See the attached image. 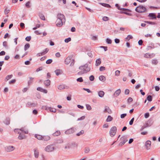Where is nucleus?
<instances>
[{
	"mask_svg": "<svg viewBox=\"0 0 160 160\" xmlns=\"http://www.w3.org/2000/svg\"><path fill=\"white\" fill-rule=\"evenodd\" d=\"M79 68L83 71L84 72H88L91 69L88 66V64H86L84 66H80Z\"/></svg>",
	"mask_w": 160,
	"mask_h": 160,
	"instance_id": "obj_1",
	"label": "nucleus"
},
{
	"mask_svg": "<svg viewBox=\"0 0 160 160\" xmlns=\"http://www.w3.org/2000/svg\"><path fill=\"white\" fill-rule=\"evenodd\" d=\"M146 10V8L142 6H139L135 9V10L137 12L140 13L144 12Z\"/></svg>",
	"mask_w": 160,
	"mask_h": 160,
	"instance_id": "obj_2",
	"label": "nucleus"
},
{
	"mask_svg": "<svg viewBox=\"0 0 160 160\" xmlns=\"http://www.w3.org/2000/svg\"><path fill=\"white\" fill-rule=\"evenodd\" d=\"M117 130V128L116 127H112L109 132L110 136L112 137H114L116 133Z\"/></svg>",
	"mask_w": 160,
	"mask_h": 160,
	"instance_id": "obj_3",
	"label": "nucleus"
},
{
	"mask_svg": "<svg viewBox=\"0 0 160 160\" xmlns=\"http://www.w3.org/2000/svg\"><path fill=\"white\" fill-rule=\"evenodd\" d=\"M54 149V147L52 145H50L47 146L45 148V150L48 152H52Z\"/></svg>",
	"mask_w": 160,
	"mask_h": 160,
	"instance_id": "obj_4",
	"label": "nucleus"
},
{
	"mask_svg": "<svg viewBox=\"0 0 160 160\" xmlns=\"http://www.w3.org/2000/svg\"><path fill=\"white\" fill-rule=\"evenodd\" d=\"M37 105V103L36 102H28L26 104L27 107L29 108L35 107Z\"/></svg>",
	"mask_w": 160,
	"mask_h": 160,
	"instance_id": "obj_5",
	"label": "nucleus"
},
{
	"mask_svg": "<svg viewBox=\"0 0 160 160\" xmlns=\"http://www.w3.org/2000/svg\"><path fill=\"white\" fill-rule=\"evenodd\" d=\"M42 108L43 109H45L47 110H49L51 112H55L56 111V109L54 108L48 107L46 106H43Z\"/></svg>",
	"mask_w": 160,
	"mask_h": 160,
	"instance_id": "obj_6",
	"label": "nucleus"
},
{
	"mask_svg": "<svg viewBox=\"0 0 160 160\" xmlns=\"http://www.w3.org/2000/svg\"><path fill=\"white\" fill-rule=\"evenodd\" d=\"M15 149V147L13 146H9L5 148V150L7 152H10L13 151Z\"/></svg>",
	"mask_w": 160,
	"mask_h": 160,
	"instance_id": "obj_7",
	"label": "nucleus"
},
{
	"mask_svg": "<svg viewBox=\"0 0 160 160\" xmlns=\"http://www.w3.org/2000/svg\"><path fill=\"white\" fill-rule=\"evenodd\" d=\"M75 131L74 128H72L65 131V133L67 134H69L73 133Z\"/></svg>",
	"mask_w": 160,
	"mask_h": 160,
	"instance_id": "obj_8",
	"label": "nucleus"
},
{
	"mask_svg": "<svg viewBox=\"0 0 160 160\" xmlns=\"http://www.w3.org/2000/svg\"><path fill=\"white\" fill-rule=\"evenodd\" d=\"M72 57V56L70 55L65 60V63L66 64H68L70 62Z\"/></svg>",
	"mask_w": 160,
	"mask_h": 160,
	"instance_id": "obj_9",
	"label": "nucleus"
},
{
	"mask_svg": "<svg viewBox=\"0 0 160 160\" xmlns=\"http://www.w3.org/2000/svg\"><path fill=\"white\" fill-rule=\"evenodd\" d=\"M61 22L62 23V25L64 24L66 22L65 17L63 14H61Z\"/></svg>",
	"mask_w": 160,
	"mask_h": 160,
	"instance_id": "obj_10",
	"label": "nucleus"
},
{
	"mask_svg": "<svg viewBox=\"0 0 160 160\" xmlns=\"http://www.w3.org/2000/svg\"><path fill=\"white\" fill-rule=\"evenodd\" d=\"M105 109L103 111L105 113L107 112L109 114H111L112 113V111L107 106H106L104 108Z\"/></svg>",
	"mask_w": 160,
	"mask_h": 160,
	"instance_id": "obj_11",
	"label": "nucleus"
},
{
	"mask_svg": "<svg viewBox=\"0 0 160 160\" xmlns=\"http://www.w3.org/2000/svg\"><path fill=\"white\" fill-rule=\"evenodd\" d=\"M121 92V90L120 89L117 90L114 93L113 95L116 97L118 96Z\"/></svg>",
	"mask_w": 160,
	"mask_h": 160,
	"instance_id": "obj_12",
	"label": "nucleus"
},
{
	"mask_svg": "<svg viewBox=\"0 0 160 160\" xmlns=\"http://www.w3.org/2000/svg\"><path fill=\"white\" fill-rule=\"evenodd\" d=\"M151 144V142L150 141H148L146 142L145 146L147 150H148L149 149V148H148L150 147Z\"/></svg>",
	"mask_w": 160,
	"mask_h": 160,
	"instance_id": "obj_13",
	"label": "nucleus"
},
{
	"mask_svg": "<svg viewBox=\"0 0 160 160\" xmlns=\"http://www.w3.org/2000/svg\"><path fill=\"white\" fill-rule=\"evenodd\" d=\"M148 17L152 18V19H156V17L155 14L153 13H150L148 15Z\"/></svg>",
	"mask_w": 160,
	"mask_h": 160,
	"instance_id": "obj_14",
	"label": "nucleus"
},
{
	"mask_svg": "<svg viewBox=\"0 0 160 160\" xmlns=\"http://www.w3.org/2000/svg\"><path fill=\"white\" fill-rule=\"evenodd\" d=\"M63 148L62 149L63 150H66V149H69L70 148V145H69V143H67V144L63 146Z\"/></svg>",
	"mask_w": 160,
	"mask_h": 160,
	"instance_id": "obj_15",
	"label": "nucleus"
},
{
	"mask_svg": "<svg viewBox=\"0 0 160 160\" xmlns=\"http://www.w3.org/2000/svg\"><path fill=\"white\" fill-rule=\"evenodd\" d=\"M35 137L37 138L39 140H43V136L40 135H35Z\"/></svg>",
	"mask_w": 160,
	"mask_h": 160,
	"instance_id": "obj_16",
	"label": "nucleus"
},
{
	"mask_svg": "<svg viewBox=\"0 0 160 160\" xmlns=\"http://www.w3.org/2000/svg\"><path fill=\"white\" fill-rule=\"evenodd\" d=\"M44 83L45 86H48L50 85V81L48 79L44 81Z\"/></svg>",
	"mask_w": 160,
	"mask_h": 160,
	"instance_id": "obj_17",
	"label": "nucleus"
},
{
	"mask_svg": "<svg viewBox=\"0 0 160 160\" xmlns=\"http://www.w3.org/2000/svg\"><path fill=\"white\" fill-rule=\"evenodd\" d=\"M25 138V136L24 134H23L21 133H19V135L18 137V138L19 139L22 140V139H24Z\"/></svg>",
	"mask_w": 160,
	"mask_h": 160,
	"instance_id": "obj_18",
	"label": "nucleus"
},
{
	"mask_svg": "<svg viewBox=\"0 0 160 160\" xmlns=\"http://www.w3.org/2000/svg\"><path fill=\"white\" fill-rule=\"evenodd\" d=\"M101 59L99 58L97 59L96 60V64L95 65L96 66H99V65L101 64Z\"/></svg>",
	"mask_w": 160,
	"mask_h": 160,
	"instance_id": "obj_19",
	"label": "nucleus"
},
{
	"mask_svg": "<svg viewBox=\"0 0 160 160\" xmlns=\"http://www.w3.org/2000/svg\"><path fill=\"white\" fill-rule=\"evenodd\" d=\"M50 137L48 136H44L43 137V140L44 141H47L50 140Z\"/></svg>",
	"mask_w": 160,
	"mask_h": 160,
	"instance_id": "obj_20",
	"label": "nucleus"
},
{
	"mask_svg": "<svg viewBox=\"0 0 160 160\" xmlns=\"http://www.w3.org/2000/svg\"><path fill=\"white\" fill-rule=\"evenodd\" d=\"M98 94L99 97L102 98L104 96V92L102 91H100L98 92Z\"/></svg>",
	"mask_w": 160,
	"mask_h": 160,
	"instance_id": "obj_21",
	"label": "nucleus"
},
{
	"mask_svg": "<svg viewBox=\"0 0 160 160\" xmlns=\"http://www.w3.org/2000/svg\"><path fill=\"white\" fill-rule=\"evenodd\" d=\"M4 123L6 125H8L10 124V119L8 118H6L4 121Z\"/></svg>",
	"mask_w": 160,
	"mask_h": 160,
	"instance_id": "obj_22",
	"label": "nucleus"
},
{
	"mask_svg": "<svg viewBox=\"0 0 160 160\" xmlns=\"http://www.w3.org/2000/svg\"><path fill=\"white\" fill-rule=\"evenodd\" d=\"M99 79L100 80L104 82L106 80V78L104 76H100L99 77Z\"/></svg>",
	"mask_w": 160,
	"mask_h": 160,
	"instance_id": "obj_23",
	"label": "nucleus"
},
{
	"mask_svg": "<svg viewBox=\"0 0 160 160\" xmlns=\"http://www.w3.org/2000/svg\"><path fill=\"white\" fill-rule=\"evenodd\" d=\"M70 145V148H74L77 146V144L75 142H72L71 143H69Z\"/></svg>",
	"mask_w": 160,
	"mask_h": 160,
	"instance_id": "obj_24",
	"label": "nucleus"
},
{
	"mask_svg": "<svg viewBox=\"0 0 160 160\" xmlns=\"http://www.w3.org/2000/svg\"><path fill=\"white\" fill-rule=\"evenodd\" d=\"M60 135V131L59 130L55 132L53 134V135L54 136H59Z\"/></svg>",
	"mask_w": 160,
	"mask_h": 160,
	"instance_id": "obj_25",
	"label": "nucleus"
},
{
	"mask_svg": "<svg viewBox=\"0 0 160 160\" xmlns=\"http://www.w3.org/2000/svg\"><path fill=\"white\" fill-rule=\"evenodd\" d=\"M20 131H21L22 132H24L25 134H28V130L27 129L24 130V128H22L19 129Z\"/></svg>",
	"mask_w": 160,
	"mask_h": 160,
	"instance_id": "obj_26",
	"label": "nucleus"
},
{
	"mask_svg": "<svg viewBox=\"0 0 160 160\" xmlns=\"http://www.w3.org/2000/svg\"><path fill=\"white\" fill-rule=\"evenodd\" d=\"M39 17L42 20H45V18L43 14H42L41 13H39Z\"/></svg>",
	"mask_w": 160,
	"mask_h": 160,
	"instance_id": "obj_27",
	"label": "nucleus"
},
{
	"mask_svg": "<svg viewBox=\"0 0 160 160\" xmlns=\"http://www.w3.org/2000/svg\"><path fill=\"white\" fill-rule=\"evenodd\" d=\"M34 154L35 157L37 158L38 157L39 155V153L38 151L36 150H35L34 151Z\"/></svg>",
	"mask_w": 160,
	"mask_h": 160,
	"instance_id": "obj_28",
	"label": "nucleus"
},
{
	"mask_svg": "<svg viewBox=\"0 0 160 160\" xmlns=\"http://www.w3.org/2000/svg\"><path fill=\"white\" fill-rule=\"evenodd\" d=\"M49 51V49L48 48H46L45 50L43 51L42 52V54H41L42 55H44L46 54Z\"/></svg>",
	"mask_w": 160,
	"mask_h": 160,
	"instance_id": "obj_29",
	"label": "nucleus"
},
{
	"mask_svg": "<svg viewBox=\"0 0 160 160\" xmlns=\"http://www.w3.org/2000/svg\"><path fill=\"white\" fill-rule=\"evenodd\" d=\"M30 47V44L28 43L26 44L24 46V49L25 51H26Z\"/></svg>",
	"mask_w": 160,
	"mask_h": 160,
	"instance_id": "obj_30",
	"label": "nucleus"
},
{
	"mask_svg": "<svg viewBox=\"0 0 160 160\" xmlns=\"http://www.w3.org/2000/svg\"><path fill=\"white\" fill-rule=\"evenodd\" d=\"M12 75H8L5 78V80H6V81H8L12 77Z\"/></svg>",
	"mask_w": 160,
	"mask_h": 160,
	"instance_id": "obj_31",
	"label": "nucleus"
},
{
	"mask_svg": "<svg viewBox=\"0 0 160 160\" xmlns=\"http://www.w3.org/2000/svg\"><path fill=\"white\" fill-rule=\"evenodd\" d=\"M112 120V118L110 116H108L107 118L106 119L107 122H109L111 121Z\"/></svg>",
	"mask_w": 160,
	"mask_h": 160,
	"instance_id": "obj_32",
	"label": "nucleus"
},
{
	"mask_svg": "<svg viewBox=\"0 0 160 160\" xmlns=\"http://www.w3.org/2000/svg\"><path fill=\"white\" fill-rule=\"evenodd\" d=\"M90 151V149L89 148V147H87L85 148L84 152L86 153H88Z\"/></svg>",
	"mask_w": 160,
	"mask_h": 160,
	"instance_id": "obj_33",
	"label": "nucleus"
},
{
	"mask_svg": "<svg viewBox=\"0 0 160 160\" xmlns=\"http://www.w3.org/2000/svg\"><path fill=\"white\" fill-rule=\"evenodd\" d=\"M133 38L132 36L131 35H128L127 38H125L126 41H129L130 39Z\"/></svg>",
	"mask_w": 160,
	"mask_h": 160,
	"instance_id": "obj_34",
	"label": "nucleus"
},
{
	"mask_svg": "<svg viewBox=\"0 0 160 160\" xmlns=\"http://www.w3.org/2000/svg\"><path fill=\"white\" fill-rule=\"evenodd\" d=\"M128 141V140H125L123 141H122V142H121L119 144V145L122 146L125 143Z\"/></svg>",
	"mask_w": 160,
	"mask_h": 160,
	"instance_id": "obj_35",
	"label": "nucleus"
},
{
	"mask_svg": "<svg viewBox=\"0 0 160 160\" xmlns=\"http://www.w3.org/2000/svg\"><path fill=\"white\" fill-rule=\"evenodd\" d=\"M84 131L83 130H81L80 132L76 134V135L77 136H79L81 135H82L83 134Z\"/></svg>",
	"mask_w": 160,
	"mask_h": 160,
	"instance_id": "obj_36",
	"label": "nucleus"
},
{
	"mask_svg": "<svg viewBox=\"0 0 160 160\" xmlns=\"http://www.w3.org/2000/svg\"><path fill=\"white\" fill-rule=\"evenodd\" d=\"M147 99L149 101L151 102L152 100V97L151 95H148L147 97Z\"/></svg>",
	"mask_w": 160,
	"mask_h": 160,
	"instance_id": "obj_37",
	"label": "nucleus"
},
{
	"mask_svg": "<svg viewBox=\"0 0 160 160\" xmlns=\"http://www.w3.org/2000/svg\"><path fill=\"white\" fill-rule=\"evenodd\" d=\"M30 1H29L25 4V6L27 8H29L30 7Z\"/></svg>",
	"mask_w": 160,
	"mask_h": 160,
	"instance_id": "obj_38",
	"label": "nucleus"
},
{
	"mask_svg": "<svg viewBox=\"0 0 160 160\" xmlns=\"http://www.w3.org/2000/svg\"><path fill=\"white\" fill-rule=\"evenodd\" d=\"M55 72L57 76H58L60 74V70L59 69H57L55 71Z\"/></svg>",
	"mask_w": 160,
	"mask_h": 160,
	"instance_id": "obj_39",
	"label": "nucleus"
},
{
	"mask_svg": "<svg viewBox=\"0 0 160 160\" xmlns=\"http://www.w3.org/2000/svg\"><path fill=\"white\" fill-rule=\"evenodd\" d=\"M33 79V78L32 77H30V80L28 81V85H31L32 83V80Z\"/></svg>",
	"mask_w": 160,
	"mask_h": 160,
	"instance_id": "obj_40",
	"label": "nucleus"
},
{
	"mask_svg": "<svg viewBox=\"0 0 160 160\" xmlns=\"http://www.w3.org/2000/svg\"><path fill=\"white\" fill-rule=\"evenodd\" d=\"M145 22L147 23H148L152 25H155L156 24V23L153 22H149L148 21H144Z\"/></svg>",
	"mask_w": 160,
	"mask_h": 160,
	"instance_id": "obj_41",
	"label": "nucleus"
},
{
	"mask_svg": "<svg viewBox=\"0 0 160 160\" xmlns=\"http://www.w3.org/2000/svg\"><path fill=\"white\" fill-rule=\"evenodd\" d=\"M101 4L102 6H104L105 7H106L107 8H109L110 7V5L109 4H106V3H101Z\"/></svg>",
	"mask_w": 160,
	"mask_h": 160,
	"instance_id": "obj_42",
	"label": "nucleus"
},
{
	"mask_svg": "<svg viewBox=\"0 0 160 160\" xmlns=\"http://www.w3.org/2000/svg\"><path fill=\"white\" fill-rule=\"evenodd\" d=\"M77 81L78 82H81L83 81V80L82 77H80L77 79Z\"/></svg>",
	"mask_w": 160,
	"mask_h": 160,
	"instance_id": "obj_43",
	"label": "nucleus"
},
{
	"mask_svg": "<svg viewBox=\"0 0 160 160\" xmlns=\"http://www.w3.org/2000/svg\"><path fill=\"white\" fill-rule=\"evenodd\" d=\"M106 42L108 44H111L112 43V41L110 39L107 38L106 39Z\"/></svg>",
	"mask_w": 160,
	"mask_h": 160,
	"instance_id": "obj_44",
	"label": "nucleus"
},
{
	"mask_svg": "<svg viewBox=\"0 0 160 160\" xmlns=\"http://www.w3.org/2000/svg\"><path fill=\"white\" fill-rule=\"evenodd\" d=\"M52 62V59H49L46 61V63L47 64H50Z\"/></svg>",
	"mask_w": 160,
	"mask_h": 160,
	"instance_id": "obj_45",
	"label": "nucleus"
},
{
	"mask_svg": "<svg viewBox=\"0 0 160 160\" xmlns=\"http://www.w3.org/2000/svg\"><path fill=\"white\" fill-rule=\"evenodd\" d=\"M152 63L153 64L156 65L158 63V61L156 59H153L152 60Z\"/></svg>",
	"mask_w": 160,
	"mask_h": 160,
	"instance_id": "obj_46",
	"label": "nucleus"
},
{
	"mask_svg": "<svg viewBox=\"0 0 160 160\" xmlns=\"http://www.w3.org/2000/svg\"><path fill=\"white\" fill-rule=\"evenodd\" d=\"M86 107L87 109L88 110H91L92 109L91 107L89 104H86Z\"/></svg>",
	"mask_w": 160,
	"mask_h": 160,
	"instance_id": "obj_47",
	"label": "nucleus"
},
{
	"mask_svg": "<svg viewBox=\"0 0 160 160\" xmlns=\"http://www.w3.org/2000/svg\"><path fill=\"white\" fill-rule=\"evenodd\" d=\"M68 87L64 85H61V88L62 89H68Z\"/></svg>",
	"mask_w": 160,
	"mask_h": 160,
	"instance_id": "obj_48",
	"label": "nucleus"
},
{
	"mask_svg": "<svg viewBox=\"0 0 160 160\" xmlns=\"http://www.w3.org/2000/svg\"><path fill=\"white\" fill-rule=\"evenodd\" d=\"M87 55L88 56L90 57L91 58H92L93 57V55L92 53L90 52H88L87 53Z\"/></svg>",
	"mask_w": 160,
	"mask_h": 160,
	"instance_id": "obj_49",
	"label": "nucleus"
},
{
	"mask_svg": "<svg viewBox=\"0 0 160 160\" xmlns=\"http://www.w3.org/2000/svg\"><path fill=\"white\" fill-rule=\"evenodd\" d=\"M71 38L70 37L65 39L64 41L65 42L68 43L71 41Z\"/></svg>",
	"mask_w": 160,
	"mask_h": 160,
	"instance_id": "obj_50",
	"label": "nucleus"
},
{
	"mask_svg": "<svg viewBox=\"0 0 160 160\" xmlns=\"http://www.w3.org/2000/svg\"><path fill=\"white\" fill-rule=\"evenodd\" d=\"M71 63L70 64V66H73L74 64V60L73 59H72L71 60Z\"/></svg>",
	"mask_w": 160,
	"mask_h": 160,
	"instance_id": "obj_51",
	"label": "nucleus"
},
{
	"mask_svg": "<svg viewBox=\"0 0 160 160\" xmlns=\"http://www.w3.org/2000/svg\"><path fill=\"white\" fill-rule=\"evenodd\" d=\"M31 38V37L30 36L27 37L25 38V40L27 41H29Z\"/></svg>",
	"mask_w": 160,
	"mask_h": 160,
	"instance_id": "obj_52",
	"label": "nucleus"
},
{
	"mask_svg": "<svg viewBox=\"0 0 160 160\" xmlns=\"http://www.w3.org/2000/svg\"><path fill=\"white\" fill-rule=\"evenodd\" d=\"M7 9V8H6L4 10V12L5 14H7L9 12L10 10H8Z\"/></svg>",
	"mask_w": 160,
	"mask_h": 160,
	"instance_id": "obj_53",
	"label": "nucleus"
},
{
	"mask_svg": "<svg viewBox=\"0 0 160 160\" xmlns=\"http://www.w3.org/2000/svg\"><path fill=\"white\" fill-rule=\"evenodd\" d=\"M94 79V77L93 75H91L89 77V80L91 81H93Z\"/></svg>",
	"mask_w": 160,
	"mask_h": 160,
	"instance_id": "obj_54",
	"label": "nucleus"
},
{
	"mask_svg": "<svg viewBox=\"0 0 160 160\" xmlns=\"http://www.w3.org/2000/svg\"><path fill=\"white\" fill-rule=\"evenodd\" d=\"M120 73V71L119 70H117L115 71V74L116 76H119Z\"/></svg>",
	"mask_w": 160,
	"mask_h": 160,
	"instance_id": "obj_55",
	"label": "nucleus"
},
{
	"mask_svg": "<svg viewBox=\"0 0 160 160\" xmlns=\"http://www.w3.org/2000/svg\"><path fill=\"white\" fill-rule=\"evenodd\" d=\"M120 139L122 141H123V140H127V139L126 136H124L122 137Z\"/></svg>",
	"mask_w": 160,
	"mask_h": 160,
	"instance_id": "obj_56",
	"label": "nucleus"
},
{
	"mask_svg": "<svg viewBox=\"0 0 160 160\" xmlns=\"http://www.w3.org/2000/svg\"><path fill=\"white\" fill-rule=\"evenodd\" d=\"M134 120V118H133L129 122V124L130 125H132L133 124Z\"/></svg>",
	"mask_w": 160,
	"mask_h": 160,
	"instance_id": "obj_57",
	"label": "nucleus"
},
{
	"mask_svg": "<svg viewBox=\"0 0 160 160\" xmlns=\"http://www.w3.org/2000/svg\"><path fill=\"white\" fill-rule=\"evenodd\" d=\"M20 27L22 28H25V24L23 22H21L20 24Z\"/></svg>",
	"mask_w": 160,
	"mask_h": 160,
	"instance_id": "obj_58",
	"label": "nucleus"
},
{
	"mask_svg": "<svg viewBox=\"0 0 160 160\" xmlns=\"http://www.w3.org/2000/svg\"><path fill=\"white\" fill-rule=\"evenodd\" d=\"M20 131L19 130V129H14V131L15 132L18 133H20V132H19Z\"/></svg>",
	"mask_w": 160,
	"mask_h": 160,
	"instance_id": "obj_59",
	"label": "nucleus"
},
{
	"mask_svg": "<svg viewBox=\"0 0 160 160\" xmlns=\"http://www.w3.org/2000/svg\"><path fill=\"white\" fill-rule=\"evenodd\" d=\"M3 46L5 48H7L8 46H7V42L6 41H4L3 42Z\"/></svg>",
	"mask_w": 160,
	"mask_h": 160,
	"instance_id": "obj_60",
	"label": "nucleus"
},
{
	"mask_svg": "<svg viewBox=\"0 0 160 160\" xmlns=\"http://www.w3.org/2000/svg\"><path fill=\"white\" fill-rule=\"evenodd\" d=\"M129 93V90L128 89H126L125 91V94L126 95H128Z\"/></svg>",
	"mask_w": 160,
	"mask_h": 160,
	"instance_id": "obj_61",
	"label": "nucleus"
},
{
	"mask_svg": "<svg viewBox=\"0 0 160 160\" xmlns=\"http://www.w3.org/2000/svg\"><path fill=\"white\" fill-rule=\"evenodd\" d=\"M126 115H127V114L126 113H124V114H122L120 116L121 118H124L126 116Z\"/></svg>",
	"mask_w": 160,
	"mask_h": 160,
	"instance_id": "obj_62",
	"label": "nucleus"
},
{
	"mask_svg": "<svg viewBox=\"0 0 160 160\" xmlns=\"http://www.w3.org/2000/svg\"><path fill=\"white\" fill-rule=\"evenodd\" d=\"M105 69V67L103 66H101L99 68V70L100 71H102L104 70Z\"/></svg>",
	"mask_w": 160,
	"mask_h": 160,
	"instance_id": "obj_63",
	"label": "nucleus"
},
{
	"mask_svg": "<svg viewBox=\"0 0 160 160\" xmlns=\"http://www.w3.org/2000/svg\"><path fill=\"white\" fill-rule=\"evenodd\" d=\"M38 113V111L36 109H34L32 111V113H33V114H34L36 115V114H37Z\"/></svg>",
	"mask_w": 160,
	"mask_h": 160,
	"instance_id": "obj_64",
	"label": "nucleus"
}]
</instances>
